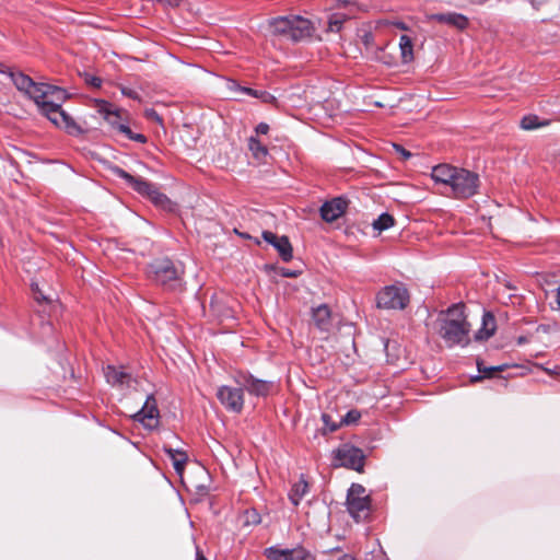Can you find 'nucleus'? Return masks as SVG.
Segmentation results:
<instances>
[{
  "instance_id": "nucleus-1",
  "label": "nucleus",
  "mask_w": 560,
  "mask_h": 560,
  "mask_svg": "<svg viewBox=\"0 0 560 560\" xmlns=\"http://www.w3.org/2000/svg\"><path fill=\"white\" fill-rule=\"evenodd\" d=\"M470 328L463 303L453 304L446 311L441 312L435 320L439 337L450 348L468 346Z\"/></svg>"
},
{
  "instance_id": "nucleus-2",
  "label": "nucleus",
  "mask_w": 560,
  "mask_h": 560,
  "mask_svg": "<svg viewBox=\"0 0 560 560\" xmlns=\"http://www.w3.org/2000/svg\"><path fill=\"white\" fill-rule=\"evenodd\" d=\"M148 279L167 291L182 290L184 269L170 258H156L147 266Z\"/></svg>"
},
{
  "instance_id": "nucleus-3",
  "label": "nucleus",
  "mask_w": 560,
  "mask_h": 560,
  "mask_svg": "<svg viewBox=\"0 0 560 560\" xmlns=\"http://www.w3.org/2000/svg\"><path fill=\"white\" fill-rule=\"evenodd\" d=\"M272 33L292 42H300L312 34V25L307 19L299 15L279 16L270 21Z\"/></svg>"
},
{
  "instance_id": "nucleus-4",
  "label": "nucleus",
  "mask_w": 560,
  "mask_h": 560,
  "mask_svg": "<svg viewBox=\"0 0 560 560\" xmlns=\"http://www.w3.org/2000/svg\"><path fill=\"white\" fill-rule=\"evenodd\" d=\"M409 301V292L402 284L386 285L376 295L377 307L384 310H405Z\"/></svg>"
},
{
  "instance_id": "nucleus-5",
  "label": "nucleus",
  "mask_w": 560,
  "mask_h": 560,
  "mask_svg": "<svg viewBox=\"0 0 560 560\" xmlns=\"http://www.w3.org/2000/svg\"><path fill=\"white\" fill-rule=\"evenodd\" d=\"M479 185L478 174L458 168L450 187L455 198L466 199L478 192Z\"/></svg>"
},
{
  "instance_id": "nucleus-6",
  "label": "nucleus",
  "mask_w": 560,
  "mask_h": 560,
  "mask_svg": "<svg viewBox=\"0 0 560 560\" xmlns=\"http://www.w3.org/2000/svg\"><path fill=\"white\" fill-rule=\"evenodd\" d=\"M365 456L363 451L350 444H342L332 452V465L362 471Z\"/></svg>"
},
{
  "instance_id": "nucleus-7",
  "label": "nucleus",
  "mask_w": 560,
  "mask_h": 560,
  "mask_svg": "<svg viewBox=\"0 0 560 560\" xmlns=\"http://www.w3.org/2000/svg\"><path fill=\"white\" fill-rule=\"evenodd\" d=\"M347 509L355 522L364 521L370 513V499L361 485L353 483L347 495Z\"/></svg>"
},
{
  "instance_id": "nucleus-8",
  "label": "nucleus",
  "mask_w": 560,
  "mask_h": 560,
  "mask_svg": "<svg viewBox=\"0 0 560 560\" xmlns=\"http://www.w3.org/2000/svg\"><path fill=\"white\" fill-rule=\"evenodd\" d=\"M39 112L54 125L59 128H63L69 135L74 136L82 132L80 126L74 121V119L61 108L60 104L54 101L45 104Z\"/></svg>"
},
{
  "instance_id": "nucleus-9",
  "label": "nucleus",
  "mask_w": 560,
  "mask_h": 560,
  "mask_svg": "<svg viewBox=\"0 0 560 560\" xmlns=\"http://www.w3.org/2000/svg\"><path fill=\"white\" fill-rule=\"evenodd\" d=\"M31 100L35 102L39 110L50 102V96H56V100L62 101L67 97L66 91L45 83L33 82V86L25 93Z\"/></svg>"
},
{
  "instance_id": "nucleus-10",
  "label": "nucleus",
  "mask_w": 560,
  "mask_h": 560,
  "mask_svg": "<svg viewBox=\"0 0 560 560\" xmlns=\"http://www.w3.org/2000/svg\"><path fill=\"white\" fill-rule=\"evenodd\" d=\"M244 389L242 386L234 388L221 386L218 388L217 397L220 402L230 411L241 412L244 406Z\"/></svg>"
},
{
  "instance_id": "nucleus-11",
  "label": "nucleus",
  "mask_w": 560,
  "mask_h": 560,
  "mask_svg": "<svg viewBox=\"0 0 560 560\" xmlns=\"http://www.w3.org/2000/svg\"><path fill=\"white\" fill-rule=\"evenodd\" d=\"M159 409L154 395L150 394L142 408L133 415V419L141 422L148 429H154L159 424Z\"/></svg>"
},
{
  "instance_id": "nucleus-12",
  "label": "nucleus",
  "mask_w": 560,
  "mask_h": 560,
  "mask_svg": "<svg viewBox=\"0 0 560 560\" xmlns=\"http://www.w3.org/2000/svg\"><path fill=\"white\" fill-rule=\"evenodd\" d=\"M235 381L238 384V386H242L243 389L247 390L250 395L255 396H267L273 386L272 382L259 380L250 374L244 373H240L236 376Z\"/></svg>"
},
{
  "instance_id": "nucleus-13",
  "label": "nucleus",
  "mask_w": 560,
  "mask_h": 560,
  "mask_svg": "<svg viewBox=\"0 0 560 560\" xmlns=\"http://www.w3.org/2000/svg\"><path fill=\"white\" fill-rule=\"evenodd\" d=\"M104 374L107 383L119 389L130 388L137 382L122 366L107 365Z\"/></svg>"
},
{
  "instance_id": "nucleus-14",
  "label": "nucleus",
  "mask_w": 560,
  "mask_h": 560,
  "mask_svg": "<svg viewBox=\"0 0 560 560\" xmlns=\"http://www.w3.org/2000/svg\"><path fill=\"white\" fill-rule=\"evenodd\" d=\"M348 205L345 197H335L323 203L319 209L320 217L325 222L331 223L345 214Z\"/></svg>"
},
{
  "instance_id": "nucleus-15",
  "label": "nucleus",
  "mask_w": 560,
  "mask_h": 560,
  "mask_svg": "<svg viewBox=\"0 0 560 560\" xmlns=\"http://www.w3.org/2000/svg\"><path fill=\"white\" fill-rule=\"evenodd\" d=\"M262 238L271 244L283 261H290L293 257V249L289 238L284 235L279 236L270 231L262 232Z\"/></svg>"
},
{
  "instance_id": "nucleus-16",
  "label": "nucleus",
  "mask_w": 560,
  "mask_h": 560,
  "mask_svg": "<svg viewBox=\"0 0 560 560\" xmlns=\"http://www.w3.org/2000/svg\"><path fill=\"white\" fill-rule=\"evenodd\" d=\"M113 173L117 177L124 179L130 187H132L137 192H139L142 196L148 197L154 187V185L149 183L148 180H145L141 177H135L118 166H115L113 168Z\"/></svg>"
},
{
  "instance_id": "nucleus-17",
  "label": "nucleus",
  "mask_w": 560,
  "mask_h": 560,
  "mask_svg": "<svg viewBox=\"0 0 560 560\" xmlns=\"http://www.w3.org/2000/svg\"><path fill=\"white\" fill-rule=\"evenodd\" d=\"M267 557L270 560H315L314 556L302 547L292 550H279L271 547L267 549Z\"/></svg>"
},
{
  "instance_id": "nucleus-18",
  "label": "nucleus",
  "mask_w": 560,
  "mask_h": 560,
  "mask_svg": "<svg viewBox=\"0 0 560 560\" xmlns=\"http://www.w3.org/2000/svg\"><path fill=\"white\" fill-rule=\"evenodd\" d=\"M97 110L104 116V119L112 126L113 129L117 130L118 125H122L124 110L115 107L112 103L106 101H97Z\"/></svg>"
},
{
  "instance_id": "nucleus-19",
  "label": "nucleus",
  "mask_w": 560,
  "mask_h": 560,
  "mask_svg": "<svg viewBox=\"0 0 560 560\" xmlns=\"http://www.w3.org/2000/svg\"><path fill=\"white\" fill-rule=\"evenodd\" d=\"M430 20L438 23L450 25L456 30L464 31L469 25V20L466 15L448 12V13H435L430 16Z\"/></svg>"
},
{
  "instance_id": "nucleus-20",
  "label": "nucleus",
  "mask_w": 560,
  "mask_h": 560,
  "mask_svg": "<svg viewBox=\"0 0 560 560\" xmlns=\"http://www.w3.org/2000/svg\"><path fill=\"white\" fill-rule=\"evenodd\" d=\"M312 318L314 325L320 331L327 332L332 327L331 311L327 304H320L319 306L313 308Z\"/></svg>"
},
{
  "instance_id": "nucleus-21",
  "label": "nucleus",
  "mask_w": 560,
  "mask_h": 560,
  "mask_svg": "<svg viewBox=\"0 0 560 560\" xmlns=\"http://www.w3.org/2000/svg\"><path fill=\"white\" fill-rule=\"evenodd\" d=\"M457 170L458 167L448 164H440L432 168L431 176L434 182L451 186Z\"/></svg>"
},
{
  "instance_id": "nucleus-22",
  "label": "nucleus",
  "mask_w": 560,
  "mask_h": 560,
  "mask_svg": "<svg viewBox=\"0 0 560 560\" xmlns=\"http://www.w3.org/2000/svg\"><path fill=\"white\" fill-rule=\"evenodd\" d=\"M497 329L495 317L490 312H485L482 315L481 327L475 334V339L478 341L488 340L492 337Z\"/></svg>"
},
{
  "instance_id": "nucleus-23",
  "label": "nucleus",
  "mask_w": 560,
  "mask_h": 560,
  "mask_svg": "<svg viewBox=\"0 0 560 560\" xmlns=\"http://www.w3.org/2000/svg\"><path fill=\"white\" fill-rule=\"evenodd\" d=\"M230 89L232 91H240V92H242L246 95H249L252 97L259 98L262 103L271 104V103L276 102V97L272 94H270L269 92L261 91V90H255V89L246 88V86H241L235 81L230 82Z\"/></svg>"
},
{
  "instance_id": "nucleus-24",
  "label": "nucleus",
  "mask_w": 560,
  "mask_h": 560,
  "mask_svg": "<svg viewBox=\"0 0 560 560\" xmlns=\"http://www.w3.org/2000/svg\"><path fill=\"white\" fill-rule=\"evenodd\" d=\"M163 450L167 454L170 460L172 462V465L176 474L183 475L188 460L187 454L184 451L174 450L170 446H164Z\"/></svg>"
},
{
  "instance_id": "nucleus-25",
  "label": "nucleus",
  "mask_w": 560,
  "mask_h": 560,
  "mask_svg": "<svg viewBox=\"0 0 560 560\" xmlns=\"http://www.w3.org/2000/svg\"><path fill=\"white\" fill-rule=\"evenodd\" d=\"M308 491V483L304 479H300L298 482H295L290 492H289V499L292 502L293 505H299L302 498L307 493Z\"/></svg>"
},
{
  "instance_id": "nucleus-26",
  "label": "nucleus",
  "mask_w": 560,
  "mask_h": 560,
  "mask_svg": "<svg viewBox=\"0 0 560 560\" xmlns=\"http://www.w3.org/2000/svg\"><path fill=\"white\" fill-rule=\"evenodd\" d=\"M399 48L402 62L408 63L413 59V43L407 35H401L399 39Z\"/></svg>"
},
{
  "instance_id": "nucleus-27",
  "label": "nucleus",
  "mask_w": 560,
  "mask_h": 560,
  "mask_svg": "<svg viewBox=\"0 0 560 560\" xmlns=\"http://www.w3.org/2000/svg\"><path fill=\"white\" fill-rule=\"evenodd\" d=\"M12 82L16 89L21 92L26 93L30 88L33 86V79L22 72H10Z\"/></svg>"
},
{
  "instance_id": "nucleus-28",
  "label": "nucleus",
  "mask_w": 560,
  "mask_h": 560,
  "mask_svg": "<svg viewBox=\"0 0 560 560\" xmlns=\"http://www.w3.org/2000/svg\"><path fill=\"white\" fill-rule=\"evenodd\" d=\"M148 198L158 207H161L162 209L172 210V201L170 198L161 192L155 186L149 194Z\"/></svg>"
},
{
  "instance_id": "nucleus-29",
  "label": "nucleus",
  "mask_w": 560,
  "mask_h": 560,
  "mask_svg": "<svg viewBox=\"0 0 560 560\" xmlns=\"http://www.w3.org/2000/svg\"><path fill=\"white\" fill-rule=\"evenodd\" d=\"M248 149L254 158L258 160L264 159L268 154L267 148L256 137L248 139Z\"/></svg>"
},
{
  "instance_id": "nucleus-30",
  "label": "nucleus",
  "mask_w": 560,
  "mask_h": 560,
  "mask_svg": "<svg viewBox=\"0 0 560 560\" xmlns=\"http://www.w3.org/2000/svg\"><path fill=\"white\" fill-rule=\"evenodd\" d=\"M116 131L124 135L129 140H132V141H136L139 143L147 142V137L144 135L132 132V130L126 122H124L122 125H118V129Z\"/></svg>"
},
{
  "instance_id": "nucleus-31",
  "label": "nucleus",
  "mask_w": 560,
  "mask_h": 560,
  "mask_svg": "<svg viewBox=\"0 0 560 560\" xmlns=\"http://www.w3.org/2000/svg\"><path fill=\"white\" fill-rule=\"evenodd\" d=\"M394 218L388 213H382L372 224L373 229L383 232L394 225Z\"/></svg>"
},
{
  "instance_id": "nucleus-32",
  "label": "nucleus",
  "mask_w": 560,
  "mask_h": 560,
  "mask_svg": "<svg viewBox=\"0 0 560 560\" xmlns=\"http://www.w3.org/2000/svg\"><path fill=\"white\" fill-rule=\"evenodd\" d=\"M477 368L478 372L481 373L482 376L478 375L474 377L472 382L480 381L482 377H492L495 372H502L504 369L503 365L487 368L480 361L477 362Z\"/></svg>"
},
{
  "instance_id": "nucleus-33",
  "label": "nucleus",
  "mask_w": 560,
  "mask_h": 560,
  "mask_svg": "<svg viewBox=\"0 0 560 560\" xmlns=\"http://www.w3.org/2000/svg\"><path fill=\"white\" fill-rule=\"evenodd\" d=\"M243 525L244 526H252V525H258L261 522L260 514L256 509H247L243 513Z\"/></svg>"
},
{
  "instance_id": "nucleus-34",
  "label": "nucleus",
  "mask_w": 560,
  "mask_h": 560,
  "mask_svg": "<svg viewBox=\"0 0 560 560\" xmlns=\"http://www.w3.org/2000/svg\"><path fill=\"white\" fill-rule=\"evenodd\" d=\"M545 125H547V122H539V118L536 115H527L521 120V127L525 130H533Z\"/></svg>"
},
{
  "instance_id": "nucleus-35",
  "label": "nucleus",
  "mask_w": 560,
  "mask_h": 560,
  "mask_svg": "<svg viewBox=\"0 0 560 560\" xmlns=\"http://www.w3.org/2000/svg\"><path fill=\"white\" fill-rule=\"evenodd\" d=\"M346 21V15L341 13H335L330 15L328 20V30L330 32H339Z\"/></svg>"
},
{
  "instance_id": "nucleus-36",
  "label": "nucleus",
  "mask_w": 560,
  "mask_h": 560,
  "mask_svg": "<svg viewBox=\"0 0 560 560\" xmlns=\"http://www.w3.org/2000/svg\"><path fill=\"white\" fill-rule=\"evenodd\" d=\"M489 0H450V4L457 8H466L467 5H482Z\"/></svg>"
},
{
  "instance_id": "nucleus-37",
  "label": "nucleus",
  "mask_w": 560,
  "mask_h": 560,
  "mask_svg": "<svg viewBox=\"0 0 560 560\" xmlns=\"http://www.w3.org/2000/svg\"><path fill=\"white\" fill-rule=\"evenodd\" d=\"M32 291H33L34 299L36 300V302H38V303H51L52 302V300L49 296H46L45 294H43V292L40 291L37 283H32Z\"/></svg>"
},
{
  "instance_id": "nucleus-38",
  "label": "nucleus",
  "mask_w": 560,
  "mask_h": 560,
  "mask_svg": "<svg viewBox=\"0 0 560 560\" xmlns=\"http://www.w3.org/2000/svg\"><path fill=\"white\" fill-rule=\"evenodd\" d=\"M361 418L360 411L352 409L349 410L342 419V423L345 424H353L357 423Z\"/></svg>"
},
{
  "instance_id": "nucleus-39",
  "label": "nucleus",
  "mask_w": 560,
  "mask_h": 560,
  "mask_svg": "<svg viewBox=\"0 0 560 560\" xmlns=\"http://www.w3.org/2000/svg\"><path fill=\"white\" fill-rule=\"evenodd\" d=\"M84 82L88 85H90L92 88H95V89H98L102 85V79L101 78L92 75V74H89V73L84 74Z\"/></svg>"
},
{
  "instance_id": "nucleus-40",
  "label": "nucleus",
  "mask_w": 560,
  "mask_h": 560,
  "mask_svg": "<svg viewBox=\"0 0 560 560\" xmlns=\"http://www.w3.org/2000/svg\"><path fill=\"white\" fill-rule=\"evenodd\" d=\"M322 420H323V422H324L327 427H329V431H330V432H334V431H336V430L338 429V425H337L336 423H331V421H330V416H329V415H327V413H323V415H322Z\"/></svg>"
},
{
  "instance_id": "nucleus-41",
  "label": "nucleus",
  "mask_w": 560,
  "mask_h": 560,
  "mask_svg": "<svg viewBox=\"0 0 560 560\" xmlns=\"http://www.w3.org/2000/svg\"><path fill=\"white\" fill-rule=\"evenodd\" d=\"M255 130L257 135H266L269 131V125L266 122H260L256 126Z\"/></svg>"
},
{
  "instance_id": "nucleus-42",
  "label": "nucleus",
  "mask_w": 560,
  "mask_h": 560,
  "mask_svg": "<svg viewBox=\"0 0 560 560\" xmlns=\"http://www.w3.org/2000/svg\"><path fill=\"white\" fill-rule=\"evenodd\" d=\"M547 374L551 376H560V366L555 365L552 369L549 368H541Z\"/></svg>"
},
{
  "instance_id": "nucleus-43",
  "label": "nucleus",
  "mask_w": 560,
  "mask_h": 560,
  "mask_svg": "<svg viewBox=\"0 0 560 560\" xmlns=\"http://www.w3.org/2000/svg\"><path fill=\"white\" fill-rule=\"evenodd\" d=\"M396 150L402 155L405 160L409 159L411 156V153L407 151L401 145H395Z\"/></svg>"
},
{
  "instance_id": "nucleus-44",
  "label": "nucleus",
  "mask_w": 560,
  "mask_h": 560,
  "mask_svg": "<svg viewBox=\"0 0 560 560\" xmlns=\"http://www.w3.org/2000/svg\"><path fill=\"white\" fill-rule=\"evenodd\" d=\"M122 94L128 96V97H131V98H138V94L136 91L131 90V89H126L124 88L121 90Z\"/></svg>"
},
{
  "instance_id": "nucleus-45",
  "label": "nucleus",
  "mask_w": 560,
  "mask_h": 560,
  "mask_svg": "<svg viewBox=\"0 0 560 560\" xmlns=\"http://www.w3.org/2000/svg\"><path fill=\"white\" fill-rule=\"evenodd\" d=\"M282 276H284V277H296L298 273L295 271L283 270Z\"/></svg>"
},
{
  "instance_id": "nucleus-46",
  "label": "nucleus",
  "mask_w": 560,
  "mask_h": 560,
  "mask_svg": "<svg viewBox=\"0 0 560 560\" xmlns=\"http://www.w3.org/2000/svg\"><path fill=\"white\" fill-rule=\"evenodd\" d=\"M337 560H358V559L351 555L346 553V555L341 556L340 558H338Z\"/></svg>"
},
{
  "instance_id": "nucleus-47",
  "label": "nucleus",
  "mask_w": 560,
  "mask_h": 560,
  "mask_svg": "<svg viewBox=\"0 0 560 560\" xmlns=\"http://www.w3.org/2000/svg\"><path fill=\"white\" fill-rule=\"evenodd\" d=\"M196 560H207L202 552L197 548Z\"/></svg>"
},
{
  "instance_id": "nucleus-48",
  "label": "nucleus",
  "mask_w": 560,
  "mask_h": 560,
  "mask_svg": "<svg viewBox=\"0 0 560 560\" xmlns=\"http://www.w3.org/2000/svg\"><path fill=\"white\" fill-rule=\"evenodd\" d=\"M530 3L532 5L538 10L540 8V4L542 3L541 1H537V0H530Z\"/></svg>"
},
{
  "instance_id": "nucleus-49",
  "label": "nucleus",
  "mask_w": 560,
  "mask_h": 560,
  "mask_svg": "<svg viewBox=\"0 0 560 560\" xmlns=\"http://www.w3.org/2000/svg\"><path fill=\"white\" fill-rule=\"evenodd\" d=\"M557 304L558 307L560 308V287L557 289Z\"/></svg>"
},
{
  "instance_id": "nucleus-50",
  "label": "nucleus",
  "mask_w": 560,
  "mask_h": 560,
  "mask_svg": "<svg viewBox=\"0 0 560 560\" xmlns=\"http://www.w3.org/2000/svg\"><path fill=\"white\" fill-rule=\"evenodd\" d=\"M399 28L405 30L406 27H405V25L401 23V24L399 25Z\"/></svg>"
},
{
  "instance_id": "nucleus-51",
  "label": "nucleus",
  "mask_w": 560,
  "mask_h": 560,
  "mask_svg": "<svg viewBox=\"0 0 560 560\" xmlns=\"http://www.w3.org/2000/svg\"><path fill=\"white\" fill-rule=\"evenodd\" d=\"M4 70L2 69V67H0V72H3Z\"/></svg>"
}]
</instances>
